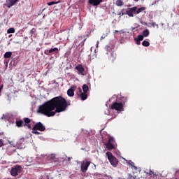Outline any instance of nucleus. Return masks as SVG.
<instances>
[{"instance_id": "1", "label": "nucleus", "mask_w": 179, "mask_h": 179, "mask_svg": "<svg viewBox=\"0 0 179 179\" xmlns=\"http://www.w3.org/2000/svg\"><path fill=\"white\" fill-rule=\"evenodd\" d=\"M69 106H71V103L66 101V99L62 96H57L39 106L37 112L46 117H54L57 113L65 111Z\"/></svg>"}, {"instance_id": "2", "label": "nucleus", "mask_w": 179, "mask_h": 179, "mask_svg": "<svg viewBox=\"0 0 179 179\" xmlns=\"http://www.w3.org/2000/svg\"><path fill=\"white\" fill-rule=\"evenodd\" d=\"M145 7H141L138 8V7L134 6L128 8V10L126 11V15H128L129 17H134V15H139V13L143 12V10H145Z\"/></svg>"}, {"instance_id": "3", "label": "nucleus", "mask_w": 179, "mask_h": 179, "mask_svg": "<svg viewBox=\"0 0 179 179\" xmlns=\"http://www.w3.org/2000/svg\"><path fill=\"white\" fill-rule=\"evenodd\" d=\"M106 156L113 167H117V166H118V159H117V158L113 155L111 152H107Z\"/></svg>"}, {"instance_id": "4", "label": "nucleus", "mask_w": 179, "mask_h": 179, "mask_svg": "<svg viewBox=\"0 0 179 179\" xmlns=\"http://www.w3.org/2000/svg\"><path fill=\"white\" fill-rule=\"evenodd\" d=\"M108 150L115 149V140L113 137H109L108 143L106 144Z\"/></svg>"}, {"instance_id": "5", "label": "nucleus", "mask_w": 179, "mask_h": 179, "mask_svg": "<svg viewBox=\"0 0 179 179\" xmlns=\"http://www.w3.org/2000/svg\"><path fill=\"white\" fill-rule=\"evenodd\" d=\"M111 109L116 111H124V104L121 102H115L111 105Z\"/></svg>"}, {"instance_id": "6", "label": "nucleus", "mask_w": 179, "mask_h": 179, "mask_svg": "<svg viewBox=\"0 0 179 179\" xmlns=\"http://www.w3.org/2000/svg\"><path fill=\"white\" fill-rule=\"evenodd\" d=\"M20 173H22V166L20 165H15V167L10 170V174L13 177H16Z\"/></svg>"}, {"instance_id": "7", "label": "nucleus", "mask_w": 179, "mask_h": 179, "mask_svg": "<svg viewBox=\"0 0 179 179\" xmlns=\"http://www.w3.org/2000/svg\"><path fill=\"white\" fill-rule=\"evenodd\" d=\"M32 131H41V132H44L45 131V126L41 123V122H37L34 127Z\"/></svg>"}, {"instance_id": "8", "label": "nucleus", "mask_w": 179, "mask_h": 179, "mask_svg": "<svg viewBox=\"0 0 179 179\" xmlns=\"http://www.w3.org/2000/svg\"><path fill=\"white\" fill-rule=\"evenodd\" d=\"M75 69L78 71V75H83V76H85V75H86V71H85V68L82 64H78L75 67Z\"/></svg>"}, {"instance_id": "9", "label": "nucleus", "mask_w": 179, "mask_h": 179, "mask_svg": "<svg viewBox=\"0 0 179 179\" xmlns=\"http://www.w3.org/2000/svg\"><path fill=\"white\" fill-rule=\"evenodd\" d=\"M76 90V86H71L70 89L67 90V94L69 97H73L75 96V91Z\"/></svg>"}, {"instance_id": "10", "label": "nucleus", "mask_w": 179, "mask_h": 179, "mask_svg": "<svg viewBox=\"0 0 179 179\" xmlns=\"http://www.w3.org/2000/svg\"><path fill=\"white\" fill-rule=\"evenodd\" d=\"M89 166H90V162H86V163L82 164L80 166L82 173H86L87 169H89Z\"/></svg>"}, {"instance_id": "11", "label": "nucleus", "mask_w": 179, "mask_h": 179, "mask_svg": "<svg viewBox=\"0 0 179 179\" xmlns=\"http://www.w3.org/2000/svg\"><path fill=\"white\" fill-rule=\"evenodd\" d=\"M145 174H146L147 176H149L150 177V178H157V174L156 173H155L154 171H152V169H150L148 172L144 171Z\"/></svg>"}, {"instance_id": "12", "label": "nucleus", "mask_w": 179, "mask_h": 179, "mask_svg": "<svg viewBox=\"0 0 179 179\" xmlns=\"http://www.w3.org/2000/svg\"><path fill=\"white\" fill-rule=\"evenodd\" d=\"M101 2L103 0H89L90 5H93V6H99Z\"/></svg>"}, {"instance_id": "13", "label": "nucleus", "mask_w": 179, "mask_h": 179, "mask_svg": "<svg viewBox=\"0 0 179 179\" xmlns=\"http://www.w3.org/2000/svg\"><path fill=\"white\" fill-rule=\"evenodd\" d=\"M15 124L18 128H22V127H24V122L22 120H16Z\"/></svg>"}, {"instance_id": "14", "label": "nucleus", "mask_w": 179, "mask_h": 179, "mask_svg": "<svg viewBox=\"0 0 179 179\" xmlns=\"http://www.w3.org/2000/svg\"><path fill=\"white\" fill-rule=\"evenodd\" d=\"M49 52H50V54H58L59 50L57 49V48H50L49 50Z\"/></svg>"}, {"instance_id": "15", "label": "nucleus", "mask_w": 179, "mask_h": 179, "mask_svg": "<svg viewBox=\"0 0 179 179\" xmlns=\"http://www.w3.org/2000/svg\"><path fill=\"white\" fill-rule=\"evenodd\" d=\"M110 59L112 62H114V60L117 59V54L112 52L110 57Z\"/></svg>"}, {"instance_id": "16", "label": "nucleus", "mask_w": 179, "mask_h": 179, "mask_svg": "<svg viewBox=\"0 0 179 179\" xmlns=\"http://www.w3.org/2000/svg\"><path fill=\"white\" fill-rule=\"evenodd\" d=\"M128 164L131 166V169H134L135 170H138V167L135 166V163L131 160L128 161Z\"/></svg>"}, {"instance_id": "17", "label": "nucleus", "mask_w": 179, "mask_h": 179, "mask_svg": "<svg viewBox=\"0 0 179 179\" xmlns=\"http://www.w3.org/2000/svg\"><path fill=\"white\" fill-rule=\"evenodd\" d=\"M80 97L83 101L86 100L87 99V92H83Z\"/></svg>"}, {"instance_id": "18", "label": "nucleus", "mask_w": 179, "mask_h": 179, "mask_svg": "<svg viewBox=\"0 0 179 179\" xmlns=\"http://www.w3.org/2000/svg\"><path fill=\"white\" fill-rule=\"evenodd\" d=\"M142 34L144 37H148L149 34H150V32L149 31V29H145L143 31Z\"/></svg>"}, {"instance_id": "19", "label": "nucleus", "mask_w": 179, "mask_h": 179, "mask_svg": "<svg viewBox=\"0 0 179 179\" xmlns=\"http://www.w3.org/2000/svg\"><path fill=\"white\" fill-rule=\"evenodd\" d=\"M83 90L84 93H87V92H89V86H87L86 84H84L83 85Z\"/></svg>"}, {"instance_id": "20", "label": "nucleus", "mask_w": 179, "mask_h": 179, "mask_svg": "<svg viewBox=\"0 0 179 179\" xmlns=\"http://www.w3.org/2000/svg\"><path fill=\"white\" fill-rule=\"evenodd\" d=\"M120 100L122 101L120 103H122L124 106L125 104V103H127L128 101V98H127V96H122Z\"/></svg>"}, {"instance_id": "21", "label": "nucleus", "mask_w": 179, "mask_h": 179, "mask_svg": "<svg viewBox=\"0 0 179 179\" xmlns=\"http://www.w3.org/2000/svg\"><path fill=\"white\" fill-rule=\"evenodd\" d=\"M30 122H31V120L28 117L24 118V126L27 125V124H30Z\"/></svg>"}, {"instance_id": "22", "label": "nucleus", "mask_w": 179, "mask_h": 179, "mask_svg": "<svg viewBox=\"0 0 179 179\" xmlns=\"http://www.w3.org/2000/svg\"><path fill=\"white\" fill-rule=\"evenodd\" d=\"M61 1H51V2H48L47 3V5H48V6H51V5H57V3H60Z\"/></svg>"}, {"instance_id": "23", "label": "nucleus", "mask_w": 179, "mask_h": 179, "mask_svg": "<svg viewBox=\"0 0 179 179\" xmlns=\"http://www.w3.org/2000/svg\"><path fill=\"white\" fill-rule=\"evenodd\" d=\"M12 57V52H6L4 54V58H10Z\"/></svg>"}, {"instance_id": "24", "label": "nucleus", "mask_w": 179, "mask_h": 179, "mask_svg": "<svg viewBox=\"0 0 179 179\" xmlns=\"http://www.w3.org/2000/svg\"><path fill=\"white\" fill-rule=\"evenodd\" d=\"M116 5L117 6H122L124 5V1H122V0H117Z\"/></svg>"}, {"instance_id": "25", "label": "nucleus", "mask_w": 179, "mask_h": 179, "mask_svg": "<svg viewBox=\"0 0 179 179\" xmlns=\"http://www.w3.org/2000/svg\"><path fill=\"white\" fill-rule=\"evenodd\" d=\"M142 45H143V47H149L150 45V43L148 41H143L142 43Z\"/></svg>"}, {"instance_id": "26", "label": "nucleus", "mask_w": 179, "mask_h": 179, "mask_svg": "<svg viewBox=\"0 0 179 179\" xmlns=\"http://www.w3.org/2000/svg\"><path fill=\"white\" fill-rule=\"evenodd\" d=\"M8 34H10V33H15V28H10L7 30Z\"/></svg>"}, {"instance_id": "27", "label": "nucleus", "mask_w": 179, "mask_h": 179, "mask_svg": "<svg viewBox=\"0 0 179 179\" xmlns=\"http://www.w3.org/2000/svg\"><path fill=\"white\" fill-rule=\"evenodd\" d=\"M83 92H82V88L79 87L78 88V92H77V95L80 97V96H82Z\"/></svg>"}, {"instance_id": "28", "label": "nucleus", "mask_w": 179, "mask_h": 179, "mask_svg": "<svg viewBox=\"0 0 179 179\" xmlns=\"http://www.w3.org/2000/svg\"><path fill=\"white\" fill-rule=\"evenodd\" d=\"M83 92H82V88L79 87L78 88V92H77V95L80 97V96H82Z\"/></svg>"}, {"instance_id": "29", "label": "nucleus", "mask_w": 179, "mask_h": 179, "mask_svg": "<svg viewBox=\"0 0 179 179\" xmlns=\"http://www.w3.org/2000/svg\"><path fill=\"white\" fill-rule=\"evenodd\" d=\"M143 35H138L136 38H138L140 41H143Z\"/></svg>"}, {"instance_id": "30", "label": "nucleus", "mask_w": 179, "mask_h": 179, "mask_svg": "<svg viewBox=\"0 0 179 179\" xmlns=\"http://www.w3.org/2000/svg\"><path fill=\"white\" fill-rule=\"evenodd\" d=\"M134 40H135L136 44H137V45H141V41H139L137 38H136Z\"/></svg>"}, {"instance_id": "31", "label": "nucleus", "mask_w": 179, "mask_h": 179, "mask_svg": "<svg viewBox=\"0 0 179 179\" xmlns=\"http://www.w3.org/2000/svg\"><path fill=\"white\" fill-rule=\"evenodd\" d=\"M44 54H45V55H50V50H45L44 51Z\"/></svg>"}, {"instance_id": "32", "label": "nucleus", "mask_w": 179, "mask_h": 179, "mask_svg": "<svg viewBox=\"0 0 179 179\" xmlns=\"http://www.w3.org/2000/svg\"><path fill=\"white\" fill-rule=\"evenodd\" d=\"M32 134L35 135H40V132L37 131V130H32Z\"/></svg>"}, {"instance_id": "33", "label": "nucleus", "mask_w": 179, "mask_h": 179, "mask_svg": "<svg viewBox=\"0 0 179 179\" xmlns=\"http://www.w3.org/2000/svg\"><path fill=\"white\" fill-rule=\"evenodd\" d=\"M34 33H36V29L33 28L32 29L30 30V34H34Z\"/></svg>"}, {"instance_id": "34", "label": "nucleus", "mask_w": 179, "mask_h": 179, "mask_svg": "<svg viewBox=\"0 0 179 179\" xmlns=\"http://www.w3.org/2000/svg\"><path fill=\"white\" fill-rule=\"evenodd\" d=\"M24 127H27L28 129H31V126L30 125V123H28L27 124L24 125Z\"/></svg>"}, {"instance_id": "35", "label": "nucleus", "mask_w": 179, "mask_h": 179, "mask_svg": "<svg viewBox=\"0 0 179 179\" xmlns=\"http://www.w3.org/2000/svg\"><path fill=\"white\" fill-rule=\"evenodd\" d=\"M3 146V141L2 140H0V148Z\"/></svg>"}, {"instance_id": "36", "label": "nucleus", "mask_w": 179, "mask_h": 179, "mask_svg": "<svg viewBox=\"0 0 179 179\" xmlns=\"http://www.w3.org/2000/svg\"><path fill=\"white\" fill-rule=\"evenodd\" d=\"M106 37H107V35H106L105 36H102L101 37V40H104V38H106Z\"/></svg>"}, {"instance_id": "37", "label": "nucleus", "mask_w": 179, "mask_h": 179, "mask_svg": "<svg viewBox=\"0 0 179 179\" xmlns=\"http://www.w3.org/2000/svg\"><path fill=\"white\" fill-rule=\"evenodd\" d=\"M133 178H134V179H138V176H136V175H134V176H133Z\"/></svg>"}, {"instance_id": "38", "label": "nucleus", "mask_w": 179, "mask_h": 179, "mask_svg": "<svg viewBox=\"0 0 179 179\" xmlns=\"http://www.w3.org/2000/svg\"><path fill=\"white\" fill-rule=\"evenodd\" d=\"M2 87H3V86H1V87H0V92H1V90H2Z\"/></svg>"}, {"instance_id": "39", "label": "nucleus", "mask_w": 179, "mask_h": 179, "mask_svg": "<svg viewBox=\"0 0 179 179\" xmlns=\"http://www.w3.org/2000/svg\"><path fill=\"white\" fill-rule=\"evenodd\" d=\"M87 38H85L83 41V43H85V41H86Z\"/></svg>"}, {"instance_id": "40", "label": "nucleus", "mask_w": 179, "mask_h": 179, "mask_svg": "<svg viewBox=\"0 0 179 179\" xmlns=\"http://www.w3.org/2000/svg\"><path fill=\"white\" fill-rule=\"evenodd\" d=\"M122 16H124V13H122Z\"/></svg>"}, {"instance_id": "41", "label": "nucleus", "mask_w": 179, "mask_h": 179, "mask_svg": "<svg viewBox=\"0 0 179 179\" xmlns=\"http://www.w3.org/2000/svg\"><path fill=\"white\" fill-rule=\"evenodd\" d=\"M115 32H116V33H118V32H119V31H115Z\"/></svg>"}, {"instance_id": "42", "label": "nucleus", "mask_w": 179, "mask_h": 179, "mask_svg": "<svg viewBox=\"0 0 179 179\" xmlns=\"http://www.w3.org/2000/svg\"><path fill=\"white\" fill-rule=\"evenodd\" d=\"M119 32L122 33V31H119Z\"/></svg>"}, {"instance_id": "43", "label": "nucleus", "mask_w": 179, "mask_h": 179, "mask_svg": "<svg viewBox=\"0 0 179 179\" xmlns=\"http://www.w3.org/2000/svg\"><path fill=\"white\" fill-rule=\"evenodd\" d=\"M176 179H177V178H176Z\"/></svg>"}]
</instances>
